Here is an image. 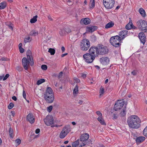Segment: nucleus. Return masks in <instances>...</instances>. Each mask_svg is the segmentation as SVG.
Returning a JSON list of instances; mask_svg holds the SVG:
<instances>
[{"mask_svg": "<svg viewBox=\"0 0 147 147\" xmlns=\"http://www.w3.org/2000/svg\"><path fill=\"white\" fill-rule=\"evenodd\" d=\"M129 127L133 128H138L140 126L141 122L140 118L136 115L131 116L127 120Z\"/></svg>", "mask_w": 147, "mask_h": 147, "instance_id": "nucleus-1", "label": "nucleus"}, {"mask_svg": "<svg viewBox=\"0 0 147 147\" xmlns=\"http://www.w3.org/2000/svg\"><path fill=\"white\" fill-rule=\"evenodd\" d=\"M45 80L43 79H40L39 80H38L36 82V84L39 85L41 84H42V83L44 82H45Z\"/></svg>", "mask_w": 147, "mask_h": 147, "instance_id": "nucleus-37", "label": "nucleus"}, {"mask_svg": "<svg viewBox=\"0 0 147 147\" xmlns=\"http://www.w3.org/2000/svg\"><path fill=\"white\" fill-rule=\"evenodd\" d=\"M78 86L76 85L74 89L73 93H74L77 94L78 91Z\"/></svg>", "mask_w": 147, "mask_h": 147, "instance_id": "nucleus-39", "label": "nucleus"}, {"mask_svg": "<svg viewBox=\"0 0 147 147\" xmlns=\"http://www.w3.org/2000/svg\"><path fill=\"white\" fill-rule=\"evenodd\" d=\"M74 81L75 82H76V83H79L80 82V80L76 78H74Z\"/></svg>", "mask_w": 147, "mask_h": 147, "instance_id": "nucleus-51", "label": "nucleus"}, {"mask_svg": "<svg viewBox=\"0 0 147 147\" xmlns=\"http://www.w3.org/2000/svg\"><path fill=\"white\" fill-rule=\"evenodd\" d=\"M32 38L30 36H28L25 37L24 39V42L25 43H26L29 42L31 41Z\"/></svg>", "mask_w": 147, "mask_h": 147, "instance_id": "nucleus-32", "label": "nucleus"}, {"mask_svg": "<svg viewBox=\"0 0 147 147\" xmlns=\"http://www.w3.org/2000/svg\"><path fill=\"white\" fill-rule=\"evenodd\" d=\"M90 8H94L95 6L94 0H91L90 3Z\"/></svg>", "mask_w": 147, "mask_h": 147, "instance_id": "nucleus-36", "label": "nucleus"}, {"mask_svg": "<svg viewBox=\"0 0 147 147\" xmlns=\"http://www.w3.org/2000/svg\"><path fill=\"white\" fill-rule=\"evenodd\" d=\"M126 106H125L122 109L121 112L120 113V115L121 117H123L125 116L126 114Z\"/></svg>", "mask_w": 147, "mask_h": 147, "instance_id": "nucleus-21", "label": "nucleus"}, {"mask_svg": "<svg viewBox=\"0 0 147 147\" xmlns=\"http://www.w3.org/2000/svg\"><path fill=\"white\" fill-rule=\"evenodd\" d=\"M67 134L63 130L61 131L59 135V137L61 138H64Z\"/></svg>", "mask_w": 147, "mask_h": 147, "instance_id": "nucleus-28", "label": "nucleus"}, {"mask_svg": "<svg viewBox=\"0 0 147 147\" xmlns=\"http://www.w3.org/2000/svg\"><path fill=\"white\" fill-rule=\"evenodd\" d=\"M87 144V143L86 142H83L80 144V145L79 146V147H82L83 146H84L86 145Z\"/></svg>", "mask_w": 147, "mask_h": 147, "instance_id": "nucleus-44", "label": "nucleus"}, {"mask_svg": "<svg viewBox=\"0 0 147 147\" xmlns=\"http://www.w3.org/2000/svg\"><path fill=\"white\" fill-rule=\"evenodd\" d=\"M133 24L132 23V21L130 20L129 23L127 24L125 26V28L127 30H130L132 28Z\"/></svg>", "mask_w": 147, "mask_h": 147, "instance_id": "nucleus-23", "label": "nucleus"}, {"mask_svg": "<svg viewBox=\"0 0 147 147\" xmlns=\"http://www.w3.org/2000/svg\"><path fill=\"white\" fill-rule=\"evenodd\" d=\"M138 36L141 42L144 44L146 40V36L144 33L143 32H141L139 33Z\"/></svg>", "mask_w": 147, "mask_h": 147, "instance_id": "nucleus-16", "label": "nucleus"}, {"mask_svg": "<svg viewBox=\"0 0 147 147\" xmlns=\"http://www.w3.org/2000/svg\"><path fill=\"white\" fill-rule=\"evenodd\" d=\"M72 35H70V36L69 37V38H70V40H71L72 41H75V40H76L75 38V37H73L72 36ZM75 36H76V35H75Z\"/></svg>", "mask_w": 147, "mask_h": 147, "instance_id": "nucleus-43", "label": "nucleus"}, {"mask_svg": "<svg viewBox=\"0 0 147 147\" xmlns=\"http://www.w3.org/2000/svg\"><path fill=\"white\" fill-rule=\"evenodd\" d=\"M23 96L24 98L26 100V93L25 91L24 90L23 92Z\"/></svg>", "mask_w": 147, "mask_h": 147, "instance_id": "nucleus-54", "label": "nucleus"}, {"mask_svg": "<svg viewBox=\"0 0 147 147\" xmlns=\"http://www.w3.org/2000/svg\"><path fill=\"white\" fill-rule=\"evenodd\" d=\"M64 131H65L67 134L69 133L70 131V125H67L65 126L63 129Z\"/></svg>", "mask_w": 147, "mask_h": 147, "instance_id": "nucleus-22", "label": "nucleus"}, {"mask_svg": "<svg viewBox=\"0 0 147 147\" xmlns=\"http://www.w3.org/2000/svg\"><path fill=\"white\" fill-rule=\"evenodd\" d=\"M64 30L67 33H70L71 32L70 29L68 27L65 28Z\"/></svg>", "mask_w": 147, "mask_h": 147, "instance_id": "nucleus-47", "label": "nucleus"}, {"mask_svg": "<svg viewBox=\"0 0 147 147\" xmlns=\"http://www.w3.org/2000/svg\"><path fill=\"white\" fill-rule=\"evenodd\" d=\"M96 29V27L95 26H92L88 28V30L90 32H93Z\"/></svg>", "mask_w": 147, "mask_h": 147, "instance_id": "nucleus-29", "label": "nucleus"}, {"mask_svg": "<svg viewBox=\"0 0 147 147\" xmlns=\"http://www.w3.org/2000/svg\"><path fill=\"white\" fill-rule=\"evenodd\" d=\"M119 36L118 35L112 37L110 39V42L113 46L115 47H119L121 45L119 42L121 40Z\"/></svg>", "mask_w": 147, "mask_h": 147, "instance_id": "nucleus-4", "label": "nucleus"}, {"mask_svg": "<svg viewBox=\"0 0 147 147\" xmlns=\"http://www.w3.org/2000/svg\"><path fill=\"white\" fill-rule=\"evenodd\" d=\"M9 28L12 30H13V27L11 26V24L8 25Z\"/></svg>", "mask_w": 147, "mask_h": 147, "instance_id": "nucleus-62", "label": "nucleus"}, {"mask_svg": "<svg viewBox=\"0 0 147 147\" xmlns=\"http://www.w3.org/2000/svg\"><path fill=\"white\" fill-rule=\"evenodd\" d=\"M41 68L43 70H46L47 69V66L45 65H43L41 66Z\"/></svg>", "mask_w": 147, "mask_h": 147, "instance_id": "nucleus-46", "label": "nucleus"}, {"mask_svg": "<svg viewBox=\"0 0 147 147\" xmlns=\"http://www.w3.org/2000/svg\"><path fill=\"white\" fill-rule=\"evenodd\" d=\"M6 6V3L5 2H3L0 3V9L5 8Z\"/></svg>", "mask_w": 147, "mask_h": 147, "instance_id": "nucleus-31", "label": "nucleus"}, {"mask_svg": "<svg viewBox=\"0 0 147 147\" xmlns=\"http://www.w3.org/2000/svg\"><path fill=\"white\" fill-rule=\"evenodd\" d=\"M79 139L77 140L76 141L74 142L72 144V146L73 147H76L79 144Z\"/></svg>", "mask_w": 147, "mask_h": 147, "instance_id": "nucleus-34", "label": "nucleus"}, {"mask_svg": "<svg viewBox=\"0 0 147 147\" xmlns=\"http://www.w3.org/2000/svg\"><path fill=\"white\" fill-rule=\"evenodd\" d=\"M131 73L134 76H135L136 74V72L135 71H132Z\"/></svg>", "mask_w": 147, "mask_h": 147, "instance_id": "nucleus-61", "label": "nucleus"}, {"mask_svg": "<svg viewBox=\"0 0 147 147\" xmlns=\"http://www.w3.org/2000/svg\"><path fill=\"white\" fill-rule=\"evenodd\" d=\"M44 97L46 101L49 103H52L54 99V94H44Z\"/></svg>", "mask_w": 147, "mask_h": 147, "instance_id": "nucleus-9", "label": "nucleus"}, {"mask_svg": "<svg viewBox=\"0 0 147 147\" xmlns=\"http://www.w3.org/2000/svg\"><path fill=\"white\" fill-rule=\"evenodd\" d=\"M40 132V129H37L36 130L35 133L36 134H38Z\"/></svg>", "mask_w": 147, "mask_h": 147, "instance_id": "nucleus-59", "label": "nucleus"}, {"mask_svg": "<svg viewBox=\"0 0 147 147\" xmlns=\"http://www.w3.org/2000/svg\"><path fill=\"white\" fill-rule=\"evenodd\" d=\"M82 77L83 78H85L86 77V75L85 74H82Z\"/></svg>", "mask_w": 147, "mask_h": 147, "instance_id": "nucleus-64", "label": "nucleus"}, {"mask_svg": "<svg viewBox=\"0 0 147 147\" xmlns=\"http://www.w3.org/2000/svg\"><path fill=\"white\" fill-rule=\"evenodd\" d=\"M139 11L141 15L143 17L146 16V14L144 10L142 8H140L139 9Z\"/></svg>", "mask_w": 147, "mask_h": 147, "instance_id": "nucleus-26", "label": "nucleus"}, {"mask_svg": "<svg viewBox=\"0 0 147 147\" xmlns=\"http://www.w3.org/2000/svg\"><path fill=\"white\" fill-rule=\"evenodd\" d=\"M13 133V130L12 129H11V128L10 127L9 130V134L10 137L12 138H13V136L12 135Z\"/></svg>", "mask_w": 147, "mask_h": 147, "instance_id": "nucleus-40", "label": "nucleus"}, {"mask_svg": "<svg viewBox=\"0 0 147 147\" xmlns=\"http://www.w3.org/2000/svg\"><path fill=\"white\" fill-rule=\"evenodd\" d=\"M80 46L81 50L86 51L90 47V42L88 39H83L81 42Z\"/></svg>", "mask_w": 147, "mask_h": 147, "instance_id": "nucleus-5", "label": "nucleus"}, {"mask_svg": "<svg viewBox=\"0 0 147 147\" xmlns=\"http://www.w3.org/2000/svg\"><path fill=\"white\" fill-rule=\"evenodd\" d=\"M9 75L8 74H7L6 75L5 77L3 78V80H6L8 77L9 76Z\"/></svg>", "mask_w": 147, "mask_h": 147, "instance_id": "nucleus-55", "label": "nucleus"}, {"mask_svg": "<svg viewBox=\"0 0 147 147\" xmlns=\"http://www.w3.org/2000/svg\"><path fill=\"white\" fill-rule=\"evenodd\" d=\"M114 25V23L112 22H109L106 25L105 28L108 29L112 27Z\"/></svg>", "mask_w": 147, "mask_h": 147, "instance_id": "nucleus-25", "label": "nucleus"}, {"mask_svg": "<svg viewBox=\"0 0 147 147\" xmlns=\"http://www.w3.org/2000/svg\"><path fill=\"white\" fill-rule=\"evenodd\" d=\"M44 120L45 123L47 126H50L53 123V119L51 115H47Z\"/></svg>", "mask_w": 147, "mask_h": 147, "instance_id": "nucleus-10", "label": "nucleus"}, {"mask_svg": "<svg viewBox=\"0 0 147 147\" xmlns=\"http://www.w3.org/2000/svg\"><path fill=\"white\" fill-rule=\"evenodd\" d=\"M53 109V107L52 106H50L47 107V110L48 112H50L52 111Z\"/></svg>", "mask_w": 147, "mask_h": 147, "instance_id": "nucleus-49", "label": "nucleus"}, {"mask_svg": "<svg viewBox=\"0 0 147 147\" xmlns=\"http://www.w3.org/2000/svg\"><path fill=\"white\" fill-rule=\"evenodd\" d=\"M97 50L96 47H91L89 50V54H90V55H93L95 57V52H96V53Z\"/></svg>", "mask_w": 147, "mask_h": 147, "instance_id": "nucleus-19", "label": "nucleus"}, {"mask_svg": "<svg viewBox=\"0 0 147 147\" xmlns=\"http://www.w3.org/2000/svg\"><path fill=\"white\" fill-rule=\"evenodd\" d=\"M31 51L30 50H28L27 52L26 55L27 59H29L30 61H31L30 65L32 66L34 65V63L32 56L31 55Z\"/></svg>", "mask_w": 147, "mask_h": 147, "instance_id": "nucleus-15", "label": "nucleus"}, {"mask_svg": "<svg viewBox=\"0 0 147 147\" xmlns=\"http://www.w3.org/2000/svg\"><path fill=\"white\" fill-rule=\"evenodd\" d=\"M37 17L38 16L37 15L34 16L33 18L30 20V22L32 23H35L37 21Z\"/></svg>", "mask_w": 147, "mask_h": 147, "instance_id": "nucleus-35", "label": "nucleus"}, {"mask_svg": "<svg viewBox=\"0 0 147 147\" xmlns=\"http://www.w3.org/2000/svg\"><path fill=\"white\" fill-rule=\"evenodd\" d=\"M138 27L144 32H146L147 30V22L142 20H139L137 22Z\"/></svg>", "mask_w": 147, "mask_h": 147, "instance_id": "nucleus-3", "label": "nucleus"}, {"mask_svg": "<svg viewBox=\"0 0 147 147\" xmlns=\"http://www.w3.org/2000/svg\"><path fill=\"white\" fill-rule=\"evenodd\" d=\"M14 106V104L12 103H10L8 106V108L9 109H11Z\"/></svg>", "mask_w": 147, "mask_h": 147, "instance_id": "nucleus-45", "label": "nucleus"}, {"mask_svg": "<svg viewBox=\"0 0 147 147\" xmlns=\"http://www.w3.org/2000/svg\"><path fill=\"white\" fill-rule=\"evenodd\" d=\"M53 94V92L52 89L49 87H48L47 88L46 92L45 94Z\"/></svg>", "mask_w": 147, "mask_h": 147, "instance_id": "nucleus-24", "label": "nucleus"}, {"mask_svg": "<svg viewBox=\"0 0 147 147\" xmlns=\"http://www.w3.org/2000/svg\"><path fill=\"white\" fill-rule=\"evenodd\" d=\"M63 74V72H61L59 74L58 76V78H60L62 76V74Z\"/></svg>", "mask_w": 147, "mask_h": 147, "instance_id": "nucleus-57", "label": "nucleus"}, {"mask_svg": "<svg viewBox=\"0 0 147 147\" xmlns=\"http://www.w3.org/2000/svg\"><path fill=\"white\" fill-rule=\"evenodd\" d=\"M97 119L101 124L104 125H106L104 120L102 118V117H98L97 118Z\"/></svg>", "mask_w": 147, "mask_h": 147, "instance_id": "nucleus-27", "label": "nucleus"}, {"mask_svg": "<svg viewBox=\"0 0 147 147\" xmlns=\"http://www.w3.org/2000/svg\"><path fill=\"white\" fill-rule=\"evenodd\" d=\"M19 49L21 53H23L24 52V49L22 47L19 48Z\"/></svg>", "mask_w": 147, "mask_h": 147, "instance_id": "nucleus-56", "label": "nucleus"}, {"mask_svg": "<svg viewBox=\"0 0 147 147\" xmlns=\"http://www.w3.org/2000/svg\"><path fill=\"white\" fill-rule=\"evenodd\" d=\"M100 61L103 65H106L109 61V58L107 57H102L100 59Z\"/></svg>", "mask_w": 147, "mask_h": 147, "instance_id": "nucleus-17", "label": "nucleus"}, {"mask_svg": "<svg viewBox=\"0 0 147 147\" xmlns=\"http://www.w3.org/2000/svg\"><path fill=\"white\" fill-rule=\"evenodd\" d=\"M115 3L114 0H103L104 5L107 9H111L113 8Z\"/></svg>", "mask_w": 147, "mask_h": 147, "instance_id": "nucleus-6", "label": "nucleus"}, {"mask_svg": "<svg viewBox=\"0 0 147 147\" xmlns=\"http://www.w3.org/2000/svg\"><path fill=\"white\" fill-rule=\"evenodd\" d=\"M38 31L33 30L31 31L30 32V35L32 36H36L38 34Z\"/></svg>", "mask_w": 147, "mask_h": 147, "instance_id": "nucleus-30", "label": "nucleus"}, {"mask_svg": "<svg viewBox=\"0 0 147 147\" xmlns=\"http://www.w3.org/2000/svg\"><path fill=\"white\" fill-rule=\"evenodd\" d=\"M143 134L144 136L145 137H147V126L144 130Z\"/></svg>", "mask_w": 147, "mask_h": 147, "instance_id": "nucleus-42", "label": "nucleus"}, {"mask_svg": "<svg viewBox=\"0 0 147 147\" xmlns=\"http://www.w3.org/2000/svg\"><path fill=\"white\" fill-rule=\"evenodd\" d=\"M145 138L143 136H140L137 138L136 139V141L137 144H139L144 140Z\"/></svg>", "mask_w": 147, "mask_h": 147, "instance_id": "nucleus-20", "label": "nucleus"}, {"mask_svg": "<svg viewBox=\"0 0 147 147\" xmlns=\"http://www.w3.org/2000/svg\"><path fill=\"white\" fill-rule=\"evenodd\" d=\"M48 18L49 19V20L50 21H52L53 20V19L51 16H48Z\"/></svg>", "mask_w": 147, "mask_h": 147, "instance_id": "nucleus-63", "label": "nucleus"}, {"mask_svg": "<svg viewBox=\"0 0 147 147\" xmlns=\"http://www.w3.org/2000/svg\"><path fill=\"white\" fill-rule=\"evenodd\" d=\"M104 88L102 87V86L100 88V91H99V97H101L104 94Z\"/></svg>", "mask_w": 147, "mask_h": 147, "instance_id": "nucleus-33", "label": "nucleus"}, {"mask_svg": "<svg viewBox=\"0 0 147 147\" xmlns=\"http://www.w3.org/2000/svg\"><path fill=\"white\" fill-rule=\"evenodd\" d=\"M59 34L61 35H63L65 34V31L64 30H61L59 32Z\"/></svg>", "mask_w": 147, "mask_h": 147, "instance_id": "nucleus-50", "label": "nucleus"}, {"mask_svg": "<svg viewBox=\"0 0 147 147\" xmlns=\"http://www.w3.org/2000/svg\"><path fill=\"white\" fill-rule=\"evenodd\" d=\"M96 54L104 55L108 53V49L107 47L102 45L99 44L96 46Z\"/></svg>", "mask_w": 147, "mask_h": 147, "instance_id": "nucleus-2", "label": "nucleus"}, {"mask_svg": "<svg viewBox=\"0 0 147 147\" xmlns=\"http://www.w3.org/2000/svg\"><path fill=\"white\" fill-rule=\"evenodd\" d=\"M15 142L18 145H19L21 143V141L20 139H17L15 140Z\"/></svg>", "mask_w": 147, "mask_h": 147, "instance_id": "nucleus-48", "label": "nucleus"}, {"mask_svg": "<svg viewBox=\"0 0 147 147\" xmlns=\"http://www.w3.org/2000/svg\"><path fill=\"white\" fill-rule=\"evenodd\" d=\"M112 117H113V120L116 119L118 117V115L116 113H114L112 114Z\"/></svg>", "mask_w": 147, "mask_h": 147, "instance_id": "nucleus-41", "label": "nucleus"}, {"mask_svg": "<svg viewBox=\"0 0 147 147\" xmlns=\"http://www.w3.org/2000/svg\"><path fill=\"white\" fill-rule=\"evenodd\" d=\"M16 69L19 71H21L22 70V68L20 66H17L16 67Z\"/></svg>", "mask_w": 147, "mask_h": 147, "instance_id": "nucleus-53", "label": "nucleus"}, {"mask_svg": "<svg viewBox=\"0 0 147 147\" xmlns=\"http://www.w3.org/2000/svg\"><path fill=\"white\" fill-rule=\"evenodd\" d=\"M48 52L50 53L51 55H54L55 53V50L54 49L50 48L49 49Z\"/></svg>", "mask_w": 147, "mask_h": 147, "instance_id": "nucleus-38", "label": "nucleus"}, {"mask_svg": "<svg viewBox=\"0 0 147 147\" xmlns=\"http://www.w3.org/2000/svg\"><path fill=\"white\" fill-rule=\"evenodd\" d=\"M29 59H28L24 57L22 59V63L23 66L25 70H27L28 68V65L30 62L29 61Z\"/></svg>", "mask_w": 147, "mask_h": 147, "instance_id": "nucleus-11", "label": "nucleus"}, {"mask_svg": "<svg viewBox=\"0 0 147 147\" xmlns=\"http://www.w3.org/2000/svg\"><path fill=\"white\" fill-rule=\"evenodd\" d=\"M91 20L88 18H83L81 19L80 21V23L82 24L87 25L90 23Z\"/></svg>", "mask_w": 147, "mask_h": 147, "instance_id": "nucleus-18", "label": "nucleus"}, {"mask_svg": "<svg viewBox=\"0 0 147 147\" xmlns=\"http://www.w3.org/2000/svg\"><path fill=\"white\" fill-rule=\"evenodd\" d=\"M12 98L14 100L16 101L17 100V98L15 96H13L12 97Z\"/></svg>", "mask_w": 147, "mask_h": 147, "instance_id": "nucleus-60", "label": "nucleus"}, {"mask_svg": "<svg viewBox=\"0 0 147 147\" xmlns=\"http://www.w3.org/2000/svg\"><path fill=\"white\" fill-rule=\"evenodd\" d=\"M85 61L88 63H92L95 59V56L90 54L86 53L83 55Z\"/></svg>", "mask_w": 147, "mask_h": 147, "instance_id": "nucleus-7", "label": "nucleus"}, {"mask_svg": "<svg viewBox=\"0 0 147 147\" xmlns=\"http://www.w3.org/2000/svg\"><path fill=\"white\" fill-rule=\"evenodd\" d=\"M83 101L82 100H80L79 101H78V105H80L81 104H82V103L83 102Z\"/></svg>", "mask_w": 147, "mask_h": 147, "instance_id": "nucleus-58", "label": "nucleus"}, {"mask_svg": "<svg viewBox=\"0 0 147 147\" xmlns=\"http://www.w3.org/2000/svg\"><path fill=\"white\" fill-rule=\"evenodd\" d=\"M26 120L31 123H33L35 121L34 117L32 113H29L27 116Z\"/></svg>", "mask_w": 147, "mask_h": 147, "instance_id": "nucleus-13", "label": "nucleus"}, {"mask_svg": "<svg viewBox=\"0 0 147 147\" xmlns=\"http://www.w3.org/2000/svg\"><path fill=\"white\" fill-rule=\"evenodd\" d=\"M124 104L123 100H119L114 105V109L115 111H118L122 108Z\"/></svg>", "mask_w": 147, "mask_h": 147, "instance_id": "nucleus-8", "label": "nucleus"}, {"mask_svg": "<svg viewBox=\"0 0 147 147\" xmlns=\"http://www.w3.org/2000/svg\"><path fill=\"white\" fill-rule=\"evenodd\" d=\"M96 113L98 116V117H102V114L101 113L100 111H96Z\"/></svg>", "mask_w": 147, "mask_h": 147, "instance_id": "nucleus-52", "label": "nucleus"}, {"mask_svg": "<svg viewBox=\"0 0 147 147\" xmlns=\"http://www.w3.org/2000/svg\"><path fill=\"white\" fill-rule=\"evenodd\" d=\"M89 137V135L87 133H84L82 134L80 138V141L86 142Z\"/></svg>", "mask_w": 147, "mask_h": 147, "instance_id": "nucleus-12", "label": "nucleus"}, {"mask_svg": "<svg viewBox=\"0 0 147 147\" xmlns=\"http://www.w3.org/2000/svg\"><path fill=\"white\" fill-rule=\"evenodd\" d=\"M128 31L126 30H122L119 33V36L121 40L123 39L127 36Z\"/></svg>", "mask_w": 147, "mask_h": 147, "instance_id": "nucleus-14", "label": "nucleus"}]
</instances>
